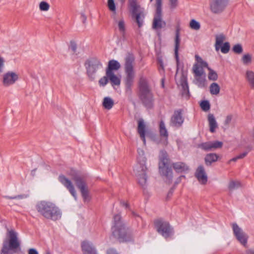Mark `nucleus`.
Instances as JSON below:
<instances>
[{"label":"nucleus","instance_id":"4468645a","mask_svg":"<svg viewBox=\"0 0 254 254\" xmlns=\"http://www.w3.org/2000/svg\"><path fill=\"white\" fill-rule=\"evenodd\" d=\"M228 0H212L210 6L211 11L215 13L221 12L226 7Z\"/></svg>","mask_w":254,"mask_h":254},{"label":"nucleus","instance_id":"9d476101","mask_svg":"<svg viewBox=\"0 0 254 254\" xmlns=\"http://www.w3.org/2000/svg\"><path fill=\"white\" fill-rule=\"evenodd\" d=\"M192 71L195 80V84L199 88L206 86L205 73L202 67L197 64H195L192 66Z\"/></svg>","mask_w":254,"mask_h":254},{"label":"nucleus","instance_id":"f03ea898","mask_svg":"<svg viewBox=\"0 0 254 254\" xmlns=\"http://www.w3.org/2000/svg\"><path fill=\"white\" fill-rule=\"evenodd\" d=\"M35 207L37 212L47 219L56 221L61 218L60 209L51 201H40L37 202Z\"/></svg>","mask_w":254,"mask_h":254},{"label":"nucleus","instance_id":"2eb2a0df","mask_svg":"<svg viewBox=\"0 0 254 254\" xmlns=\"http://www.w3.org/2000/svg\"><path fill=\"white\" fill-rule=\"evenodd\" d=\"M223 142L220 141H208L198 144L199 148L205 151H211L222 147Z\"/></svg>","mask_w":254,"mask_h":254},{"label":"nucleus","instance_id":"5fc2aeb1","mask_svg":"<svg viewBox=\"0 0 254 254\" xmlns=\"http://www.w3.org/2000/svg\"><path fill=\"white\" fill-rule=\"evenodd\" d=\"M232 119V116L231 115H228L226 117V118L225 121V125H228L230 123Z\"/></svg>","mask_w":254,"mask_h":254},{"label":"nucleus","instance_id":"2f4dec72","mask_svg":"<svg viewBox=\"0 0 254 254\" xmlns=\"http://www.w3.org/2000/svg\"><path fill=\"white\" fill-rule=\"evenodd\" d=\"M137 161L140 165V169L142 171H146L147 170V168L145 166L146 158L144 155L137 156Z\"/></svg>","mask_w":254,"mask_h":254},{"label":"nucleus","instance_id":"bf43d9fd","mask_svg":"<svg viewBox=\"0 0 254 254\" xmlns=\"http://www.w3.org/2000/svg\"><path fill=\"white\" fill-rule=\"evenodd\" d=\"M4 60L3 58L0 57V72L2 71V68L3 65Z\"/></svg>","mask_w":254,"mask_h":254},{"label":"nucleus","instance_id":"a18cd8bd","mask_svg":"<svg viewBox=\"0 0 254 254\" xmlns=\"http://www.w3.org/2000/svg\"><path fill=\"white\" fill-rule=\"evenodd\" d=\"M40 9L42 11H47L50 7L49 4L45 1H42L39 5Z\"/></svg>","mask_w":254,"mask_h":254},{"label":"nucleus","instance_id":"393cba45","mask_svg":"<svg viewBox=\"0 0 254 254\" xmlns=\"http://www.w3.org/2000/svg\"><path fill=\"white\" fill-rule=\"evenodd\" d=\"M172 166L177 173H183L189 170V166L186 163L182 162L173 163L172 164Z\"/></svg>","mask_w":254,"mask_h":254},{"label":"nucleus","instance_id":"f3484780","mask_svg":"<svg viewBox=\"0 0 254 254\" xmlns=\"http://www.w3.org/2000/svg\"><path fill=\"white\" fill-rule=\"evenodd\" d=\"M18 79V75L13 71H8L3 75L2 83L4 86L13 84Z\"/></svg>","mask_w":254,"mask_h":254},{"label":"nucleus","instance_id":"412c9836","mask_svg":"<svg viewBox=\"0 0 254 254\" xmlns=\"http://www.w3.org/2000/svg\"><path fill=\"white\" fill-rule=\"evenodd\" d=\"M195 176L198 181L202 184H205L206 183L207 177L203 166L200 165L198 167L196 170Z\"/></svg>","mask_w":254,"mask_h":254},{"label":"nucleus","instance_id":"f8f14e48","mask_svg":"<svg viewBox=\"0 0 254 254\" xmlns=\"http://www.w3.org/2000/svg\"><path fill=\"white\" fill-rule=\"evenodd\" d=\"M233 233L237 240L244 247H246L248 240V236L237 223L232 224Z\"/></svg>","mask_w":254,"mask_h":254},{"label":"nucleus","instance_id":"20e7f679","mask_svg":"<svg viewBox=\"0 0 254 254\" xmlns=\"http://www.w3.org/2000/svg\"><path fill=\"white\" fill-rule=\"evenodd\" d=\"M21 251L18 233L14 230L7 229L6 238L2 243L0 254H14Z\"/></svg>","mask_w":254,"mask_h":254},{"label":"nucleus","instance_id":"4be33fe9","mask_svg":"<svg viewBox=\"0 0 254 254\" xmlns=\"http://www.w3.org/2000/svg\"><path fill=\"white\" fill-rule=\"evenodd\" d=\"M159 132L160 137L163 139L164 141L167 144L169 133L166 127L165 123L163 120L160 121L159 122Z\"/></svg>","mask_w":254,"mask_h":254},{"label":"nucleus","instance_id":"49530a36","mask_svg":"<svg viewBox=\"0 0 254 254\" xmlns=\"http://www.w3.org/2000/svg\"><path fill=\"white\" fill-rule=\"evenodd\" d=\"M109 77L106 75V76H103L99 81V84L100 86H105L108 82Z\"/></svg>","mask_w":254,"mask_h":254},{"label":"nucleus","instance_id":"3c124183","mask_svg":"<svg viewBox=\"0 0 254 254\" xmlns=\"http://www.w3.org/2000/svg\"><path fill=\"white\" fill-rule=\"evenodd\" d=\"M5 198L9 199H22L24 197L23 195H18L13 196H5Z\"/></svg>","mask_w":254,"mask_h":254},{"label":"nucleus","instance_id":"680f3d73","mask_svg":"<svg viewBox=\"0 0 254 254\" xmlns=\"http://www.w3.org/2000/svg\"><path fill=\"white\" fill-rule=\"evenodd\" d=\"M81 18L83 23H85L87 17L84 13H81Z\"/></svg>","mask_w":254,"mask_h":254},{"label":"nucleus","instance_id":"69168bd1","mask_svg":"<svg viewBox=\"0 0 254 254\" xmlns=\"http://www.w3.org/2000/svg\"><path fill=\"white\" fill-rule=\"evenodd\" d=\"M138 156L144 155V151L142 149H138L137 150Z\"/></svg>","mask_w":254,"mask_h":254},{"label":"nucleus","instance_id":"7c9ffc66","mask_svg":"<svg viewBox=\"0 0 254 254\" xmlns=\"http://www.w3.org/2000/svg\"><path fill=\"white\" fill-rule=\"evenodd\" d=\"M106 74L109 77V79L113 85H119L120 84V79L114 72L106 73Z\"/></svg>","mask_w":254,"mask_h":254},{"label":"nucleus","instance_id":"09e8293b","mask_svg":"<svg viewBox=\"0 0 254 254\" xmlns=\"http://www.w3.org/2000/svg\"><path fill=\"white\" fill-rule=\"evenodd\" d=\"M170 7L172 9L176 8L178 4V0H169Z\"/></svg>","mask_w":254,"mask_h":254},{"label":"nucleus","instance_id":"603ef678","mask_svg":"<svg viewBox=\"0 0 254 254\" xmlns=\"http://www.w3.org/2000/svg\"><path fill=\"white\" fill-rule=\"evenodd\" d=\"M106 254H119L117 251L113 248L108 249L106 251Z\"/></svg>","mask_w":254,"mask_h":254},{"label":"nucleus","instance_id":"79ce46f5","mask_svg":"<svg viewBox=\"0 0 254 254\" xmlns=\"http://www.w3.org/2000/svg\"><path fill=\"white\" fill-rule=\"evenodd\" d=\"M242 61L244 64H248L252 62V56L249 54L244 55L242 58Z\"/></svg>","mask_w":254,"mask_h":254},{"label":"nucleus","instance_id":"e433bc0d","mask_svg":"<svg viewBox=\"0 0 254 254\" xmlns=\"http://www.w3.org/2000/svg\"><path fill=\"white\" fill-rule=\"evenodd\" d=\"M241 186V183L239 181H231L230 182L228 186L229 190L232 191Z\"/></svg>","mask_w":254,"mask_h":254},{"label":"nucleus","instance_id":"4d7b16f0","mask_svg":"<svg viewBox=\"0 0 254 254\" xmlns=\"http://www.w3.org/2000/svg\"><path fill=\"white\" fill-rule=\"evenodd\" d=\"M28 254H38V253L36 249L32 248L28 250Z\"/></svg>","mask_w":254,"mask_h":254},{"label":"nucleus","instance_id":"ddd939ff","mask_svg":"<svg viewBox=\"0 0 254 254\" xmlns=\"http://www.w3.org/2000/svg\"><path fill=\"white\" fill-rule=\"evenodd\" d=\"M168 159L166 157H163L159 164V169L160 173L165 177L166 182L168 184H171L172 182L173 172L171 168L167 166Z\"/></svg>","mask_w":254,"mask_h":254},{"label":"nucleus","instance_id":"de8ad7c7","mask_svg":"<svg viewBox=\"0 0 254 254\" xmlns=\"http://www.w3.org/2000/svg\"><path fill=\"white\" fill-rule=\"evenodd\" d=\"M108 5L111 11L113 12L116 11V6L114 0H108Z\"/></svg>","mask_w":254,"mask_h":254},{"label":"nucleus","instance_id":"6ab92c4d","mask_svg":"<svg viewBox=\"0 0 254 254\" xmlns=\"http://www.w3.org/2000/svg\"><path fill=\"white\" fill-rule=\"evenodd\" d=\"M129 8L132 16L137 13L144 12V8H141L137 0H128Z\"/></svg>","mask_w":254,"mask_h":254},{"label":"nucleus","instance_id":"5701e85b","mask_svg":"<svg viewBox=\"0 0 254 254\" xmlns=\"http://www.w3.org/2000/svg\"><path fill=\"white\" fill-rule=\"evenodd\" d=\"M82 251L83 254H94L96 253L95 248L91 243L84 241L81 244Z\"/></svg>","mask_w":254,"mask_h":254},{"label":"nucleus","instance_id":"a211bd4d","mask_svg":"<svg viewBox=\"0 0 254 254\" xmlns=\"http://www.w3.org/2000/svg\"><path fill=\"white\" fill-rule=\"evenodd\" d=\"M181 42V39L180 38V29L179 28H177L176 32H175V48H174V52H175V58L176 61V64L177 66V73L179 70V65L180 64V60L179 57V49L180 47V44Z\"/></svg>","mask_w":254,"mask_h":254},{"label":"nucleus","instance_id":"cd10ccee","mask_svg":"<svg viewBox=\"0 0 254 254\" xmlns=\"http://www.w3.org/2000/svg\"><path fill=\"white\" fill-rule=\"evenodd\" d=\"M219 158V155L216 153H208L204 158L205 164L206 166H210L213 163L216 162Z\"/></svg>","mask_w":254,"mask_h":254},{"label":"nucleus","instance_id":"052dcab7","mask_svg":"<svg viewBox=\"0 0 254 254\" xmlns=\"http://www.w3.org/2000/svg\"><path fill=\"white\" fill-rule=\"evenodd\" d=\"M173 191H174V189L173 188H171L170 190L169 191V192H168V193L167 194V198L171 197V196L173 194Z\"/></svg>","mask_w":254,"mask_h":254},{"label":"nucleus","instance_id":"58836bf2","mask_svg":"<svg viewBox=\"0 0 254 254\" xmlns=\"http://www.w3.org/2000/svg\"><path fill=\"white\" fill-rule=\"evenodd\" d=\"M208 70L209 71L208 75L209 79L213 81L216 80L218 78V75L217 73L210 68H208Z\"/></svg>","mask_w":254,"mask_h":254},{"label":"nucleus","instance_id":"6e6552de","mask_svg":"<svg viewBox=\"0 0 254 254\" xmlns=\"http://www.w3.org/2000/svg\"><path fill=\"white\" fill-rule=\"evenodd\" d=\"M153 0H149L150 2H152ZM162 0H155V7H156V10L152 23V28L155 29H161L165 27L166 25V22L162 19Z\"/></svg>","mask_w":254,"mask_h":254},{"label":"nucleus","instance_id":"1a4fd4ad","mask_svg":"<svg viewBox=\"0 0 254 254\" xmlns=\"http://www.w3.org/2000/svg\"><path fill=\"white\" fill-rule=\"evenodd\" d=\"M154 225L157 231L165 238L167 239L173 235V228L171 226L168 222L163 219L155 220Z\"/></svg>","mask_w":254,"mask_h":254},{"label":"nucleus","instance_id":"6e6d98bb","mask_svg":"<svg viewBox=\"0 0 254 254\" xmlns=\"http://www.w3.org/2000/svg\"><path fill=\"white\" fill-rule=\"evenodd\" d=\"M120 33L122 40L126 41L127 40L126 30L124 31V32H120Z\"/></svg>","mask_w":254,"mask_h":254},{"label":"nucleus","instance_id":"7ed1b4c3","mask_svg":"<svg viewBox=\"0 0 254 254\" xmlns=\"http://www.w3.org/2000/svg\"><path fill=\"white\" fill-rule=\"evenodd\" d=\"M113 219V226L111 229L112 236L120 242L131 241L132 236L122 222L120 215H115Z\"/></svg>","mask_w":254,"mask_h":254},{"label":"nucleus","instance_id":"423d86ee","mask_svg":"<svg viewBox=\"0 0 254 254\" xmlns=\"http://www.w3.org/2000/svg\"><path fill=\"white\" fill-rule=\"evenodd\" d=\"M84 66L89 79L90 81H93L95 78V73L97 70L102 68L103 64L100 60L96 57H91L85 61Z\"/></svg>","mask_w":254,"mask_h":254},{"label":"nucleus","instance_id":"c9c22d12","mask_svg":"<svg viewBox=\"0 0 254 254\" xmlns=\"http://www.w3.org/2000/svg\"><path fill=\"white\" fill-rule=\"evenodd\" d=\"M209 89L212 95H217L220 92V88L217 83L213 82L210 85Z\"/></svg>","mask_w":254,"mask_h":254},{"label":"nucleus","instance_id":"f257e3e1","mask_svg":"<svg viewBox=\"0 0 254 254\" xmlns=\"http://www.w3.org/2000/svg\"><path fill=\"white\" fill-rule=\"evenodd\" d=\"M137 95L143 106L147 110L154 107L155 98L149 79L143 73L139 75L137 82Z\"/></svg>","mask_w":254,"mask_h":254},{"label":"nucleus","instance_id":"473e14b6","mask_svg":"<svg viewBox=\"0 0 254 254\" xmlns=\"http://www.w3.org/2000/svg\"><path fill=\"white\" fill-rule=\"evenodd\" d=\"M246 78L251 87L254 89V72L247 70L246 73Z\"/></svg>","mask_w":254,"mask_h":254},{"label":"nucleus","instance_id":"864d4df0","mask_svg":"<svg viewBox=\"0 0 254 254\" xmlns=\"http://www.w3.org/2000/svg\"><path fill=\"white\" fill-rule=\"evenodd\" d=\"M248 153V151H245V152H243L242 153H241L240 154L237 155V158H238V159H243L247 155Z\"/></svg>","mask_w":254,"mask_h":254},{"label":"nucleus","instance_id":"b1692460","mask_svg":"<svg viewBox=\"0 0 254 254\" xmlns=\"http://www.w3.org/2000/svg\"><path fill=\"white\" fill-rule=\"evenodd\" d=\"M145 128L146 126L143 120L139 119L138 121L137 132L144 143H145Z\"/></svg>","mask_w":254,"mask_h":254},{"label":"nucleus","instance_id":"c756f323","mask_svg":"<svg viewBox=\"0 0 254 254\" xmlns=\"http://www.w3.org/2000/svg\"><path fill=\"white\" fill-rule=\"evenodd\" d=\"M215 50L216 51H218L220 50L221 46L223 44V41L225 39V36L223 34L216 35L215 36Z\"/></svg>","mask_w":254,"mask_h":254},{"label":"nucleus","instance_id":"37998d69","mask_svg":"<svg viewBox=\"0 0 254 254\" xmlns=\"http://www.w3.org/2000/svg\"><path fill=\"white\" fill-rule=\"evenodd\" d=\"M233 51L237 54H241L243 52V47L240 44L235 45L232 49Z\"/></svg>","mask_w":254,"mask_h":254},{"label":"nucleus","instance_id":"f704fd0d","mask_svg":"<svg viewBox=\"0 0 254 254\" xmlns=\"http://www.w3.org/2000/svg\"><path fill=\"white\" fill-rule=\"evenodd\" d=\"M133 18H134L135 19V21L137 24V25L139 28L141 27L143 23V19L144 18V13H137L135 15L132 16Z\"/></svg>","mask_w":254,"mask_h":254},{"label":"nucleus","instance_id":"39448f33","mask_svg":"<svg viewBox=\"0 0 254 254\" xmlns=\"http://www.w3.org/2000/svg\"><path fill=\"white\" fill-rule=\"evenodd\" d=\"M134 57L133 54L128 53L125 59V69L126 76L125 79V94L128 99H131L132 95V87L133 85L135 74L133 63Z\"/></svg>","mask_w":254,"mask_h":254},{"label":"nucleus","instance_id":"72a5a7b5","mask_svg":"<svg viewBox=\"0 0 254 254\" xmlns=\"http://www.w3.org/2000/svg\"><path fill=\"white\" fill-rule=\"evenodd\" d=\"M113 100L110 97H105L103 102V106L105 109L107 110L111 109L114 105Z\"/></svg>","mask_w":254,"mask_h":254},{"label":"nucleus","instance_id":"a19ab883","mask_svg":"<svg viewBox=\"0 0 254 254\" xmlns=\"http://www.w3.org/2000/svg\"><path fill=\"white\" fill-rule=\"evenodd\" d=\"M200 106L204 111H207L210 108V103L207 100L202 101L200 104Z\"/></svg>","mask_w":254,"mask_h":254},{"label":"nucleus","instance_id":"bb28decb","mask_svg":"<svg viewBox=\"0 0 254 254\" xmlns=\"http://www.w3.org/2000/svg\"><path fill=\"white\" fill-rule=\"evenodd\" d=\"M121 67L120 63L116 60H112L108 62L106 73L114 72L113 70H117Z\"/></svg>","mask_w":254,"mask_h":254},{"label":"nucleus","instance_id":"c03bdc74","mask_svg":"<svg viewBox=\"0 0 254 254\" xmlns=\"http://www.w3.org/2000/svg\"><path fill=\"white\" fill-rule=\"evenodd\" d=\"M119 30L120 32H124L126 30L125 21L123 19L120 20L118 23Z\"/></svg>","mask_w":254,"mask_h":254},{"label":"nucleus","instance_id":"13d9d810","mask_svg":"<svg viewBox=\"0 0 254 254\" xmlns=\"http://www.w3.org/2000/svg\"><path fill=\"white\" fill-rule=\"evenodd\" d=\"M201 65V67L203 68V67H206L207 68V69H208V68H210L209 66H208V65L207 64V63L206 62H204V61H202L200 63Z\"/></svg>","mask_w":254,"mask_h":254},{"label":"nucleus","instance_id":"e2e57ef3","mask_svg":"<svg viewBox=\"0 0 254 254\" xmlns=\"http://www.w3.org/2000/svg\"><path fill=\"white\" fill-rule=\"evenodd\" d=\"M120 203L123 206L125 207L126 208H128L129 206V205L127 202H126L123 200L120 201Z\"/></svg>","mask_w":254,"mask_h":254},{"label":"nucleus","instance_id":"338daca9","mask_svg":"<svg viewBox=\"0 0 254 254\" xmlns=\"http://www.w3.org/2000/svg\"><path fill=\"white\" fill-rule=\"evenodd\" d=\"M246 254H254V250L253 249H249L247 250L246 252Z\"/></svg>","mask_w":254,"mask_h":254},{"label":"nucleus","instance_id":"8fccbe9b","mask_svg":"<svg viewBox=\"0 0 254 254\" xmlns=\"http://www.w3.org/2000/svg\"><path fill=\"white\" fill-rule=\"evenodd\" d=\"M69 48L71 49L73 52L75 53L77 48V46L75 42L72 41H70Z\"/></svg>","mask_w":254,"mask_h":254},{"label":"nucleus","instance_id":"774afa93","mask_svg":"<svg viewBox=\"0 0 254 254\" xmlns=\"http://www.w3.org/2000/svg\"><path fill=\"white\" fill-rule=\"evenodd\" d=\"M238 159V158H237V156H236L233 158H232L231 159H230L229 161V162L230 163V162L231 161H233V162H236L237 161Z\"/></svg>","mask_w":254,"mask_h":254},{"label":"nucleus","instance_id":"0e129e2a","mask_svg":"<svg viewBox=\"0 0 254 254\" xmlns=\"http://www.w3.org/2000/svg\"><path fill=\"white\" fill-rule=\"evenodd\" d=\"M195 60L199 63H201L202 61H203L202 59L198 56L196 55L195 56Z\"/></svg>","mask_w":254,"mask_h":254},{"label":"nucleus","instance_id":"0eeeda50","mask_svg":"<svg viewBox=\"0 0 254 254\" xmlns=\"http://www.w3.org/2000/svg\"><path fill=\"white\" fill-rule=\"evenodd\" d=\"M69 175L77 188L80 190L83 200L84 201L89 200V193L85 180L75 171L71 170Z\"/></svg>","mask_w":254,"mask_h":254},{"label":"nucleus","instance_id":"dca6fc26","mask_svg":"<svg viewBox=\"0 0 254 254\" xmlns=\"http://www.w3.org/2000/svg\"><path fill=\"white\" fill-rule=\"evenodd\" d=\"M59 180L68 190L75 199H76V191L71 181L63 175L59 176Z\"/></svg>","mask_w":254,"mask_h":254},{"label":"nucleus","instance_id":"c85d7f7f","mask_svg":"<svg viewBox=\"0 0 254 254\" xmlns=\"http://www.w3.org/2000/svg\"><path fill=\"white\" fill-rule=\"evenodd\" d=\"M208 121L209 126V130L213 133L215 131L216 128L218 127V125L215 118L213 114H209L208 115Z\"/></svg>","mask_w":254,"mask_h":254},{"label":"nucleus","instance_id":"9b49d317","mask_svg":"<svg viewBox=\"0 0 254 254\" xmlns=\"http://www.w3.org/2000/svg\"><path fill=\"white\" fill-rule=\"evenodd\" d=\"M185 121L183 116V110L179 109L174 111L169 122L170 127L176 129L182 127Z\"/></svg>","mask_w":254,"mask_h":254},{"label":"nucleus","instance_id":"a878e982","mask_svg":"<svg viewBox=\"0 0 254 254\" xmlns=\"http://www.w3.org/2000/svg\"><path fill=\"white\" fill-rule=\"evenodd\" d=\"M146 171H142L141 169L138 171V174L137 175L138 183L139 185L143 189H145L146 187L147 183V176Z\"/></svg>","mask_w":254,"mask_h":254},{"label":"nucleus","instance_id":"ea45409f","mask_svg":"<svg viewBox=\"0 0 254 254\" xmlns=\"http://www.w3.org/2000/svg\"><path fill=\"white\" fill-rule=\"evenodd\" d=\"M190 26L192 29L195 30H198L200 28V25L199 23L194 19L191 20L190 23Z\"/></svg>","mask_w":254,"mask_h":254},{"label":"nucleus","instance_id":"4c0bfd02","mask_svg":"<svg viewBox=\"0 0 254 254\" xmlns=\"http://www.w3.org/2000/svg\"><path fill=\"white\" fill-rule=\"evenodd\" d=\"M230 46L229 42H226L223 43L220 48L221 51L223 54H227L230 51Z\"/></svg>","mask_w":254,"mask_h":254},{"label":"nucleus","instance_id":"aec40b11","mask_svg":"<svg viewBox=\"0 0 254 254\" xmlns=\"http://www.w3.org/2000/svg\"><path fill=\"white\" fill-rule=\"evenodd\" d=\"M180 82L183 89L182 95L189 97L190 92L187 81V75L183 71L182 72Z\"/></svg>","mask_w":254,"mask_h":254}]
</instances>
